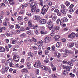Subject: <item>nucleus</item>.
<instances>
[{"label": "nucleus", "mask_w": 78, "mask_h": 78, "mask_svg": "<svg viewBox=\"0 0 78 78\" xmlns=\"http://www.w3.org/2000/svg\"><path fill=\"white\" fill-rule=\"evenodd\" d=\"M57 13V14L58 16H61V13L60 12H59V11Z\"/></svg>", "instance_id": "60"}, {"label": "nucleus", "mask_w": 78, "mask_h": 78, "mask_svg": "<svg viewBox=\"0 0 78 78\" xmlns=\"http://www.w3.org/2000/svg\"><path fill=\"white\" fill-rule=\"evenodd\" d=\"M7 62L9 63V64H11L12 62V58H9V60L7 61Z\"/></svg>", "instance_id": "14"}, {"label": "nucleus", "mask_w": 78, "mask_h": 78, "mask_svg": "<svg viewBox=\"0 0 78 78\" xmlns=\"http://www.w3.org/2000/svg\"><path fill=\"white\" fill-rule=\"evenodd\" d=\"M32 9H31V12H34L36 11V8H34V7L32 8Z\"/></svg>", "instance_id": "22"}, {"label": "nucleus", "mask_w": 78, "mask_h": 78, "mask_svg": "<svg viewBox=\"0 0 78 78\" xmlns=\"http://www.w3.org/2000/svg\"><path fill=\"white\" fill-rule=\"evenodd\" d=\"M67 56H68L67 54V53L64 54L63 55V57H67Z\"/></svg>", "instance_id": "59"}, {"label": "nucleus", "mask_w": 78, "mask_h": 78, "mask_svg": "<svg viewBox=\"0 0 78 78\" xmlns=\"http://www.w3.org/2000/svg\"><path fill=\"white\" fill-rule=\"evenodd\" d=\"M24 20L25 21H27L28 20V17H26L24 18Z\"/></svg>", "instance_id": "62"}, {"label": "nucleus", "mask_w": 78, "mask_h": 78, "mask_svg": "<svg viewBox=\"0 0 78 78\" xmlns=\"http://www.w3.org/2000/svg\"><path fill=\"white\" fill-rule=\"evenodd\" d=\"M74 45H75V44L74 43H71L69 44V46L70 47H72L74 46Z\"/></svg>", "instance_id": "25"}, {"label": "nucleus", "mask_w": 78, "mask_h": 78, "mask_svg": "<svg viewBox=\"0 0 78 78\" xmlns=\"http://www.w3.org/2000/svg\"><path fill=\"white\" fill-rule=\"evenodd\" d=\"M52 76L53 78H57V76H56V75L55 74H52Z\"/></svg>", "instance_id": "46"}, {"label": "nucleus", "mask_w": 78, "mask_h": 78, "mask_svg": "<svg viewBox=\"0 0 78 78\" xmlns=\"http://www.w3.org/2000/svg\"><path fill=\"white\" fill-rule=\"evenodd\" d=\"M67 63L70 66H72L73 65V63H71L70 61H69L67 62Z\"/></svg>", "instance_id": "34"}, {"label": "nucleus", "mask_w": 78, "mask_h": 78, "mask_svg": "<svg viewBox=\"0 0 78 78\" xmlns=\"http://www.w3.org/2000/svg\"><path fill=\"white\" fill-rule=\"evenodd\" d=\"M69 75H70V76L71 78H73L75 76V75L74 74H72V73H70Z\"/></svg>", "instance_id": "29"}, {"label": "nucleus", "mask_w": 78, "mask_h": 78, "mask_svg": "<svg viewBox=\"0 0 78 78\" xmlns=\"http://www.w3.org/2000/svg\"><path fill=\"white\" fill-rule=\"evenodd\" d=\"M61 12L62 13H63V14H66V12L65 11V10L62 9L61 11Z\"/></svg>", "instance_id": "26"}, {"label": "nucleus", "mask_w": 78, "mask_h": 78, "mask_svg": "<svg viewBox=\"0 0 78 78\" xmlns=\"http://www.w3.org/2000/svg\"><path fill=\"white\" fill-rule=\"evenodd\" d=\"M48 8H49L48 5H44L43 7L41 14H44L47 12V10L48 9Z\"/></svg>", "instance_id": "1"}, {"label": "nucleus", "mask_w": 78, "mask_h": 78, "mask_svg": "<svg viewBox=\"0 0 78 78\" xmlns=\"http://www.w3.org/2000/svg\"><path fill=\"white\" fill-rule=\"evenodd\" d=\"M27 67L29 69H31V63L30 62H29L27 63Z\"/></svg>", "instance_id": "12"}, {"label": "nucleus", "mask_w": 78, "mask_h": 78, "mask_svg": "<svg viewBox=\"0 0 78 78\" xmlns=\"http://www.w3.org/2000/svg\"><path fill=\"white\" fill-rule=\"evenodd\" d=\"M55 28H54L52 29V30H51V33H54L55 31Z\"/></svg>", "instance_id": "39"}, {"label": "nucleus", "mask_w": 78, "mask_h": 78, "mask_svg": "<svg viewBox=\"0 0 78 78\" xmlns=\"http://www.w3.org/2000/svg\"><path fill=\"white\" fill-rule=\"evenodd\" d=\"M45 52L46 55H48V53H49V51H48V50H45Z\"/></svg>", "instance_id": "44"}, {"label": "nucleus", "mask_w": 78, "mask_h": 78, "mask_svg": "<svg viewBox=\"0 0 78 78\" xmlns=\"http://www.w3.org/2000/svg\"><path fill=\"white\" fill-rule=\"evenodd\" d=\"M48 5H49V6H51V5H52V2H48Z\"/></svg>", "instance_id": "54"}, {"label": "nucleus", "mask_w": 78, "mask_h": 78, "mask_svg": "<svg viewBox=\"0 0 78 78\" xmlns=\"http://www.w3.org/2000/svg\"><path fill=\"white\" fill-rule=\"evenodd\" d=\"M37 6V5L36 3L35 2H33L31 3L30 7L31 8H36Z\"/></svg>", "instance_id": "5"}, {"label": "nucleus", "mask_w": 78, "mask_h": 78, "mask_svg": "<svg viewBox=\"0 0 78 78\" xmlns=\"http://www.w3.org/2000/svg\"><path fill=\"white\" fill-rule=\"evenodd\" d=\"M5 50V48H3L2 47H0V52H4Z\"/></svg>", "instance_id": "19"}, {"label": "nucleus", "mask_w": 78, "mask_h": 78, "mask_svg": "<svg viewBox=\"0 0 78 78\" xmlns=\"http://www.w3.org/2000/svg\"><path fill=\"white\" fill-rule=\"evenodd\" d=\"M63 21L64 22H66L68 21V19L66 17H64L63 18Z\"/></svg>", "instance_id": "20"}, {"label": "nucleus", "mask_w": 78, "mask_h": 78, "mask_svg": "<svg viewBox=\"0 0 78 78\" xmlns=\"http://www.w3.org/2000/svg\"><path fill=\"white\" fill-rule=\"evenodd\" d=\"M51 23H52V21H51V20H49L47 22V24L49 25H52L51 24Z\"/></svg>", "instance_id": "21"}, {"label": "nucleus", "mask_w": 78, "mask_h": 78, "mask_svg": "<svg viewBox=\"0 0 78 78\" xmlns=\"http://www.w3.org/2000/svg\"><path fill=\"white\" fill-rule=\"evenodd\" d=\"M5 14V13H4V12L2 11L0 12V15H4Z\"/></svg>", "instance_id": "51"}, {"label": "nucleus", "mask_w": 78, "mask_h": 78, "mask_svg": "<svg viewBox=\"0 0 78 78\" xmlns=\"http://www.w3.org/2000/svg\"><path fill=\"white\" fill-rule=\"evenodd\" d=\"M59 22H60V19L57 20L56 21L57 24H59Z\"/></svg>", "instance_id": "57"}, {"label": "nucleus", "mask_w": 78, "mask_h": 78, "mask_svg": "<svg viewBox=\"0 0 78 78\" xmlns=\"http://www.w3.org/2000/svg\"><path fill=\"white\" fill-rule=\"evenodd\" d=\"M22 19V16H20L18 18V20H21Z\"/></svg>", "instance_id": "36"}, {"label": "nucleus", "mask_w": 78, "mask_h": 78, "mask_svg": "<svg viewBox=\"0 0 78 78\" xmlns=\"http://www.w3.org/2000/svg\"><path fill=\"white\" fill-rule=\"evenodd\" d=\"M29 27L30 28L32 29H35V26H34V25H33L32 24H30L29 26Z\"/></svg>", "instance_id": "16"}, {"label": "nucleus", "mask_w": 78, "mask_h": 78, "mask_svg": "<svg viewBox=\"0 0 78 78\" xmlns=\"http://www.w3.org/2000/svg\"><path fill=\"white\" fill-rule=\"evenodd\" d=\"M32 41H34L35 42H36L37 41V39H35L34 38V37L32 38Z\"/></svg>", "instance_id": "33"}, {"label": "nucleus", "mask_w": 78, "mask_h": 78, "mask_svg": "<svg viewBox=\"0 0 78 78\" xmlns=\"http://www.w3.org/2000/svg\"><path fill=\"white\" fill-rule=\"evenodd\" d=\"M5 34L7 36H11V34L9 33H6Z\"/></svg>", "instance_id": "47"}, {"label": "nucleus", "mask_w": 78, "mask_h": 78, "mask_svg": "<svg viewBox=\"0 0 78 78\" xmlns=\"http://www.w3.org/2000/svg\"><path fill=\"white\" fill-rule=\"evenodd\" d=\"M7 15H9L10 14V13L9 12V11H6Z\"/></svg>", "instance_id": "64"}, {"label": "nucleus", "mask_w": 78, "mask_h": 78, "mask_svg": "<svg viewBox=\"0 0 78 78\" xmlns=\"http://www.w3.org/2000/svg\"><path fill=\"white\" fill-rule=\"evenodd\" d=\"M12 44H15L16 42V41L15 40H12Z\"/></svg>", "instance_id": "49"}, {"label": "nucleus", "mask_w": 78, "mask_h": 78, "mask_svg": "<svg viewBox=\"0 0 78 78\" xmlns=\"http://www.w3.org/2000/svg\"><path fill=\"white\" fill-rule=\"evenodd\" d=\"M40 23H41V24H45L46 22V21L45 20L43 19V20H40L39 21Z\"/></svg>", "instance_id": "9"}, {"label": "nucleus", "mask_w": 78, "mask_h": 78, "mask_svg": "<svg viewBox=\"0 0 78 78\" xmlns=\"http://www.w3.org/2000/svg\"><path fill=\"white\" fill-rule=\"evenodd\" d=\"M28 55L29 56H31L32 57H33V54L31 52H30Z\"/></svg>", "instance_id": "40"}, {"label": "nucleus", "mask_w": 78, "mask_h": 78, "mask_svg": "<svg viewBox=\"0 0 78 78\" xmlns=\"http://www.w3.org/2000/svg\"><path fill=\"white\" fill-rule=\"evenodd\" d=\"M27 15L28 16H31V13H30V12H28L27 13Z\"/></svg>", "instance_id": "41"}, {"label": "nucleus", "mask_w": 78, "mask_h": 78, "mask_svg": "<svg viewBox=\"0 0 78 78\" xmlns=\"http://www.w3.org/2000/svg\"><path fill=\"white\" fill-rule=\"evenodd\" d=\"M44 62H46V63H48L49 62V61L48 60H44Z\"/></svg>", "instance_id": "56"}, {"label": "nucleus", "mask_w": 78, "mask_h": 78, "mask_svg": "<svg viewBox=\"0 0 78 78\" xmlns=\"http://www.w3.org/2000/svg\"><path fill=\"white\" fill-rule=\"evenodd\" d=\"M61 8L62 9H63L65 8V6L64 5H62L61 6Z\"/></svg>", "instance_id": "58"}, {"label": "nucleus", "mask_w": 78, "mask_h": 78, "mask_svg": "<svg viewBox=\"0 0 78 78\" xmlns=\"http://www.w3.org/2000/svg\"><path fill=\"white\" fill-rule=\"evenodd\" d=\"M21 72L24 73H28V71L25 68H24L21 70Z\"/></svg>", "instance_id": "8"}, {"label": "nucleus", "mask_w": 78, "mask_h": 78, "mask_svg": "<svg viewBox=\"0 0 78 78\" xmlns=\"http://www.w3.org/2000/svg\"><path fill=\"white\" fill-rule=\"evenodd\" d=\"M41 66V63L39 61H37L36 62H35V64L34 65V67H37L39 68Z\"/></svg>", "instance_id": "4"}, {"label": "nucleus", "mask_w": 78, "mask_h": 78, "mask_svg": "<svg viewBox=\"0 0 78 78\" xmlns=\"http://www.w3.org/2000/svg\"><path fill=\"white\" fill-rule=\"evenodd\" d=\"M1 70H2V73H4L5 72V69L4 68H2Z\"/></svg>", "instance_id": "31"}, {"label": "nucleus", "mask_w": 78, "mask_h": 78, "mask_svg": "<svg viewBox=\"0 0 78 78\" xmlns=\"http://www.w3.org/2000/svg\"><path fill=\"white\" fill-rule=\"evenodd\" d=\"M5 21H6L7 22H8V25H9V26L10 24V23H9V22H8L9 21V20L5 18Z\"/></svg>", "instance_id": "32"}, {"label": "nucleus", "mask_w": 78, "mask_h": 78, "mask_svg": "<svg viewBox=\"0 0 78 78\" xmlns=\"http://www.w3.org/2000/svg\"><path fill=\"white\" fill-rule=\"evenodd\" d=\"M60 38V36H59L57 35L55 36L54 38V39L56 41H59V38Z\"/></svg>", "instance_id": "11"}, {"label": "nucleus", "mask_w": 78, "mask_h": 78, "mask_svg": "<svg viewBox=\"0 0 78 78\" xmlns=\"http://www.w3.org/2000/svg\"><path fill=\"white\" fill-rule=\"evenodd\" d=\"M8 1L9 2L10 4V5H14V4L15 3L14 1L13 0H8Z\"/></svg>", "instance_id": "13"}, {"label": "nucleus", "mask_w": 78, "mask_h": 78, "mask_svg": "<svg viewBox=\"0 0 78 78\" xmlns=\"http://www.w3.org/2000/svg\"><path fill=\"white\" fill-rule=\"evenodd\" d=\"M35 32L36 33L37 35L39 34V32H38V30H35Z\"/></svg>", "instance_id": "38"}, {"label": "nucleus", "mask_w": 78, "mask_h": 78, "mask_svg": "<svg viewBox=\"0 0 78 78\" xmlns=\"http://www.w3.org/2000/svg\"><path fill=\"white\" fill-rule=\"evenodd\" d=\"M66 69L68 70V71H70V68L68 66H66Z\"/></svg>", "instance_id": "42"}, {"label": "nucleus", "mask_w": 78, "mask_h": 78, "mask_svg": "<svg viewBox=\"0 0 78 78\" xmlns=\"http://www.w3.org/2000/svg\"><path fill=\"white\" fill-rule=\"evenodd\" d=\"M9 69V67H7L5 68V72H7V70H8Z\"/></svg>", "instance_id": "63"}, {"label": "nucleus", "mask_w": 78, "mask_h": 78, "mask_svg": "<svg viewBox=\"0 0 78 78\" xmlns=\"http://www.w3.org/2000/svg\"><path fill=\"white\" fill-rule=\"evenodd\" d=\"M57 18V17L56 16H54L52 18V20L55 21L56 20V19Z\"/></svg>", "instance_id": "45"}, {"label": "nucleus", "mask_w": 78, "mask_h": 78, "mask_svg": "<svg viewBox=\"0 0 78 78\" xmlns=\"http://www.w3.org/2000/svg\"><path fill=\"white\" fill-rule=\"evenodd\" d=\"M61 42H57L56 44V47H58H58H60V46L61 45Z\"/></svg>", "instance_id": "15"}, {"label": "nucleus", "mask_w": 78, "mask_h": 78, "mask_svg": "<svg viewBox=\"0 0 78 78\" xmlns=\"http://www.w3.org/2000/svg\"><path fill=\"white\" fill-rule=\"evenodd\" d=\"M52 70L53 71H55L56 70V68L55 67H54L52 68Z\"/></svg>", "instance_id": "50"}, {"label": "nucleus", "mask_w": 78, "mask_h": 78, "mask_svg": "<svg viewBox=\"0 0 78 78\" xmlns=\"http://www.w3.org/2000/svg\"><path fill=\"white\" fill-rule=\"evenodd\" d=\"M54 28L56 31H58V30H59V27L57 26H55Z\"/></svg>", "instance_id": "18"}, {"label": "nucleus", "mask_w": 78, "mask_h": 78, "mask_svg": "<svg viewBox=\"0 0 78 78\" xmlns=\"http://www.w3.org/2000/svg\"><path fill=\"white\" fill-rule=\"evenodd\" d=\"M75 37V34L73 33H71L68 36L69 38H71V39H73Z\"/></svg>", "instance_id": "6"}, {"label": "nucleus", "mask_w": 78, "mask_h": 78, "mask_svg": "<svg viewBox=\"0 0 78 78\" xmlns=\"http://www.w3.org/2000/svg\"><path fill=\"white\" fill-rule=\"evenodd\" d=\"M5 48H6L7 51H9V48H8V46H6L5 47Z\"/></svg>", "instance_id": "53"}, {"label": "nucleus", "mask_w": 78, "mask_h": 78, "mask_svg": "<svg viewBox=\"0 0 78 78\" xmlns=\"http://www.w3.org/2000/svg\"><path fill=\"white\" fill-rule=\"evenodd\" d=\"M42 54V51L41 50L39 51L38 52V54L41 55Z\"/></svg>", "instance_id": "43"}, {"label": "nucleus", "mask_w": 78, "mask_h": 78, "mask_svg": "<svg viewBox=\"0 0 78 78\" xmlns=\"http://www.w3.org/2000/svg\"><path fill=\"white\" fill-rule=\"evenodd\" d=\"M51 40V38L50 37H47L44 40V41L45 43H48L50 42Z\"/></svg>", "instance_id": "2"}, {"label": "nucleus", "mask_w": 78, "mask_h": 78, "mask_svg": "<svg viewBox=\"0 0 78 78\" xmlns=\"http://www.w3.org/2000/svg\"><path fill=\"white\" fill-rule=\"evenodd\" d=\"M25 29H24V28L23 27H21L20 30V31H23Z\"/></svg>", "instance_id": "27"}, {"label": "nucleus", "mask_w": 78, "mask_h": 78, "mask_svg": "<svg viewBox=\"0 0 78 78\" xmlns=\"http://www.w3.org/2000/svg\"><path fill=\"white\" fill-rule=\"evenodd\" d=\"M66 6H69L70 5V2L68 1L66 2Z\"/></svg>", "instance_id": "30"}, {"label": "nucleus", "mask_w": 78, "mask_h": 78, "mask_svg": "<svg viewBox=\"0 0 78 78\" xmlns=\"http://www.w3.org/2000/svg\"><path fill=\"white\" fill-rule=\"evenodd\" d=\"M25 33H23L20 36H22V37H25Z\"/></svg>", "instance_id": "48"}, {"label": "nucleus", "mask_w": 78, "mask_h": 78, "mask_svg": "<svg viewBox=\"0 0 78 78\" xmlns=\"http://www.w3.org/2000/svg\"><path fill=\"white\" fill-rule=\"evenodd\" d=\"M14 25H9V27L10 29H12L14 28Z\"/></svg>", "instance_id": "28"}, {"label": "nucleus", "mask_w": 78, "mask_h": 78, "mask_svg": "<svg viewBox=\"0 0 78 78\" xmlns=\"http://www.w3.org/2000/svg\"><path fill=\"white\" fill-rule=\"evenodd\" d=\"M48 28L49 30H52L53 28V25H49Z\"/></svg>", "instance_id": "17"}, {"label": "nucleus", "mask_w": 78, "mask_h": 78, "mask_svg": "<svg viewBox=\"0 0 78 78\" xmlns=\"http://www.w3.org/2000/svg\"><path fill=\"white\" fill-rule=\"evenodd\" d=\"M58 11H59V10H58V9H56L54 10V12H56V13H57L58 12Z\"/></svg>", "instance_id": "61"}, {"label": "nucleus", "mask_w": 78, "mask_h": 78, "mask_svg": "<svg viewBox=\"0 0 78 78\" xmlns=\"http://www.w3.org/2000/svg\"><path fill=\"white\" fill-rule=\"evenodd\" d=\"M34 19L35 20H39L41 19V17L38 16H34Z\"/></svg>", "instance_id": "7"}, {"label": "nucleus", "mask_w": 78, "mask_h": 78, "mask_svg": "<svg viewBox=\"0 0 78 78\" xmlns=\"http://www.w3.org/2000/svg\"><path fill=\"white\" fill-rule=\"evenodd\" d=\"M19 57L17 55H15L13 56V60L15 62H18L19 61Z\"/></svg>", "instance_id": "3"}, {"label": "nucleus", "mask_w": 78, "mask_h": 78, "mask_svg": "<svg viewBox=\"0 0 78 78\" xmlns=\"http://www.w3.org/2000/svg\"><path fill=\"white\" fill-rule=\"evenodd\" d=\"M27 33L28 34L30 35L31 34V30H30L27 32Z\"/></svg>", "instance_id": "35"}, {"label": "nucleus", "mask_w": 78, "mask_h": 78, "mask_svg": "<svg viewBox=\"0 0 78 78\" xmlns=\"http://www.w3.org/2000/svg\"><path fill=\"white\" fill-rule=\"evenodd\" d=\"M74 6V5H70L69 8H71V9H72V8H73V7Z\"/></svg>", "instance_id": "52"}, {"label": "nucleus", "mask_w": 78, "mask_h": 78, "mask_svg": "<svg viewBox=\"0 0 78 78\" xmlns=\"http://www.w3.org/2000/svg\"><path fill=\"white\" fill-rule=\"evenodd\" d=\"M40 67L41 69L43 70H47V68L43 65L40 66Z\"/></svg>", "instance_id": "10"}, {"label": "nucleus", "mask_w": 78, "mask_h": 78, "mask_svg": "<svg viewBox=\"0 0 78 78\" xmlns=\"http://www.w3.org/2000/svg\"><path fill=\"white\" fill-rule=\"evenodd\" d=\"M42 0H39L40 2V5H41V6H43V2H42Z\"/></svg>", "instance_id": "24"}, {"label": "nucleus", "mask_w": 78, "mask_h": 78, "mask_svg": "<svg viewBox=\"0 0 78 78\" xmlns=\"http://www.w3.org/2000/svg\"><path fill=\"white\" fill-rule=\"evenodd\" d=\"M16 28L18 30V29H19V28H20V26H19L18 25H16Z\"/></svg>", "instance_id": "55"}, {"label": "nucleus", "mask_w": 78, "mask_h": 78, "mask_svg": "<svg viewBox=\"0 0 78 78\" xmlns=\"http://www.w3.org/2000/svg\"><path fill=\"white\" fill-rule=\"evenodd\" d=\"M63 73L65 75H68V73H67V71L66 70H64Z\"/></svg>", "instance_id": "23"}, {"label": "nucleus", "mask_w": 78, "mask_h": 78, "mask_svg": "<svg viewBox=\"0 0 78 78\" xmlns=\"http://www.w3.org/2000/svg\"><path fill=\"white\" fill-rule=\"evenodd\" d=\"M28 25H31L32 23H31V20H29L28 21Z\"/></svg>", "instance_id": "37"}]
</instances>
